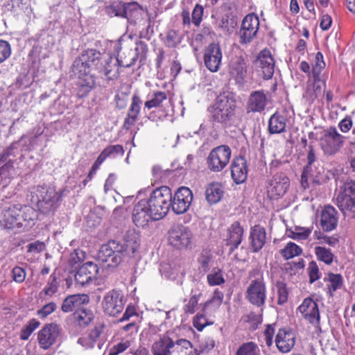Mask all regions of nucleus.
<instances>
[{
	"label": "nucleus",
	"instance_id": "obj_1",
	"mask_svg": "<svg viewBox=\"0 0 355 355\" xmlns=\"http://www.w3.org/2000/svg\"><path fill=\"white\" fill-rule=\"evenodd\" d=\"M139 245V234L134 231L128 232L122 241L112 240L103 245L98 253V259L102 263H107L108 267H116L124 257L133 255Z\"/></svg>",
	"mask_w": 355,
	"mask_h": 355
},
{
	"label": "nucleus",
	"instance_id": "obj_2",
	"mask_svg": "<svg viewBox=\"0 0 355 355\" xmlns=\"http://www.w3.org/2000/svg\"><path fill=\"white\" fill-rule=\"evenodd\" d=\"M32 203L36 204L38 209L44 214H53L62 198V193L53 187L38 186L31 191L28 196Z\"/></svg>",
	"mask_w": 355,
	"mask_h": 355
},
{
	"label": "nucleus",
	"instance_id": "obj_3",
	"mask_svg": "<svg viewBox=\"0 0 355 355\" xmlns=\"http://www.w3.org/2000/svg\"><path fill=\"white\" fill-rule=\"evenodd\" d=\"M150 213L158 220L164 217L171 205V191L168 187H161L154 190L146 200Z\"/></svg>",
	"mask_w": 355,
	"mask_h": 355
},
{
	"label": "nucleus",
	"instance_id": "obj_4",
	"mask_svg": "<svg viewBox=\"0 0 355 355\" xmlns=\"http://www.w3.org/2000/svg\"><path fill=\"white\" fill-rule=\"evenodd\" d=\"M235 108L236 101L232 96L220 94L211 107V118L216 122L226 124L232 119Z\"/></svg>",
	"mask_w": 355,
	"mask_h": 355
},
{
	"label": "nucleus",
	"instance_id": "obj_5",
	"mask_svg": "<svg viewBox=\"0 0 355 355\" xmlns=\"http://www.w3.org/2000/svg\"><path fill=\"white\" fill-rule=\"evenodd\" d=\"M345 139L336 127L331 126L324 130L320 139V146L325 155H334L342 148Z\"/></svg>",
	"mask_w": 355,
	"mask_h": 355
},
{
	"label": "nucleus",
	"instance_id": "obj_6",
	"mask_svg": "<svg viewBox=\"0 0 355 355\" xmlns=\"http://www.w3.org/2000/svg\"><path fill=\"white\" fill-rule=\"evenodd\" d=\"M144 10L139 4L135 1L126 3H116L109 9V13L116 17L127 19L129 24H136L141 18Z\"/></svg>",
	"mask_w": 355,
	"mask_h": 355
},
{
	"label": "nucleus",
	"instance_id": "obj_7",
	"mask_svg": "<svg viewBox=\"0 0 355 355\" xmlns=\"http://www.w3.org/2000/svg\"><path fill=\"white\" fill-rule=\"evenodd\" d=\"M137 60V55H134L131 60L128 62H123L118 58L113 57L109 54L103 55L101 62L98 67V71L104 74L108 80L116 78L119 75L118 65L124 67H130L135 64Z\"/></svg>",
	"mask_w": 355,
	"mask_h": 355
},
{
	"label": "nucleus",
	"instance_id": "obj_8",
	"mask_svg": "<svg viewBox=\"0 0 355 355\" xmlns=\"http://www.w3.org/2000/svg\"><path fill=\"white\" fill-rule=\"evenodd\" d=\"M125 302L122 292L112 289L104 295L101 305L106 315L114 317L123 311Z\"/></svg>",
	"mask_w": 355,
	"mask_h": 355
},
{
	"label": "nucleus",
	"instance_id": "obj_9",
	"mask_svg": "<svg viewBox=\"0 0 355 355\" xmlns=\"http://www.w3.org/2000/svg\"><path fill=\"white\" fill-rule=\"evenodd\" d=\"M232 155L228 146L221 145L212 149L209 153L207 164L208 168L213 172H220L227 165Z\"/></svg>",
	"mask_w": 355,
	"mask_h": 355
},
{
	"label": "nucleus",
	"instance_id": "obj_10",
	"mask_svg": "<svg viewBox=\"0 0 355 355\" xmlns=\"http://www.w3.org/2000/svg\"><path fill=\"white\" fill-rule=\"evenodd\" d=\"M259 28V19L254 13L247 15L243 19L238 32L239 42L249 44L257 37Z\"/></svg>",
	"mask_w": 355,
	"mask_h": 355
},
{
	"label": "nucleus",
	"instance_id": "obj_11",
	"mask_svg": "<svg viewBox=\"0 0 355 355\" xmlns=\"http://www.w3.org/2000/svg\"><path fill=\"white\" fill-rule=\"evenodd\" d=\"M19 141L12 143L2 154H0V190L6 187L10 182L11 172L14 171L13 161L9 157L15 156Z\"/></svg>",
	"mask_w": 355,
	"mask_h": 355
},
{
	"label": "nucleus",
	"instance_id": "obj_12",
	"mask_svg": "<svg viewBox=\"0 0 355 355\" xmlns=\"http://www.w3.org/2000/svg\"><path fill=\"white\" fill-rule=\"evenodd\" d=\"M168 234V243L178 249L187 248L191 243L192 234L188 227L182 225L173 226Z\"/></svg>",
	"mask_w": 355,
	"mask_h": 355
},
{
	"label": "nucleus",
	"instance_id": "obj_13",
	"mask_svg": "<svg viewBox=\"0 0 355 355\" xmlns=\"http://www.w3.org/2000/svg\"><path fill=\"white\" fill-rule=\"evenodd\" d=\"M102 58L103 55L99 51L94 49H88L74 60L73 68L80 73L83 71V68L87 71H89L90 68H94L98 70V67L101 64Z\"/></svg>",
	"mask_w": 355,
	"mask_h": 355
},
{
	"label": "nucleus",
	"instance_id": "obj_14",
	"mask_svg": "<svg viewBox=\"0 0 355 355\" xmlns=\"http://www.w3.org/2000/svg\"><path fill=\"white\" fill-rule=\"evenodd\" d=\"M245 297L253 305L258 307L263 306L266 299V287L263 280H252L247 288Z\"/></svg>",
	"mask_w": 355,
	"mask_h": 355
},
{
	"label": "nucleus",
	"instance_id": "obj_15",
	"mask_svg": "<svg viewBox=\"0 0 355 355\" xmlns=\"http://www.w3.org/2000/svg\"><path fill=\"white\" fill-rule=\"evenodd\" d=\"M290 186L288 178L282 173H276L269 180L267 186L268 196L270 199H277L282 197L288 191Z\"/></svg>",
	"mask_w": 355,
	"mask_h": 355
},
{
	"label": "nucleus",
	"instance_id": "obj_16",
	"mask_svg": "<svg viewBox=\"0 0 355 355\" xmlns=\"http://www.w3.org/2000/svg\"><path fill=\"white\" fill-rule=\"evenodd\" d=\"M193 200V193L190 189L185 187L179 188L175 192L171 205L173 211L177 214L185 213Z\"/></svg>",
	"mask_w": 355,
	"mask_h": 355
},
{
	"label": "nucleus",
	"instance_id": "obj_17",
	"mask_svg": "<svg viewBox=\"0 0 355 355\" xmlns=\"http://www.w3.org/2000/svg\"><path fill=\"white\" fill-rule=\"evenodd\" d=\"M297 310L302 318L315 328L320 327V315L318 305L313 299L305 298Z\"/></svg>",
	"mask_w": 355,
	"mask_h": 355
},
{
	"label": "nucleus",
	"instance_id": "obj_18",
	"mask_svg": "<svg viewBox=\"0 0 355 355\" xmlns=\"http://www.w3.org/2000/svg\"><path fill=\"white\" fill-rule=\"evenodd\" d=\"M257 71L265 80L270 79L274 73L275 60L268 49L261 51L254 62Z\"/></svg>",
	"mask_w": 355,
	"mask_h": 355
},
{
	"label": "nucleus",
	"instance_id": "obj_19",
	"mask_svg": "<svg viewBox=\"0 0 355 355\" xmlns=\"http://www.w3.org/2000/svg\"><path fill=\"white\" fill-rule=\"evenodd\" d=\"M222 50L218 44L211 43L204 50V62L206 67L211 72L219 70L222 62Z\"/></svg>",
	"mask_w": 355,
	"mask_h": 355
},
{
	"label": "nucleus",
	"instance_id": "obj_20",
	"mask_svg": "<svg viewBox=\"0 0 355 355\" xmlns=\"http://www.w3.org/2000/svg\"><path fill=\"white\" fill-rule=\"evenodd\" d=\"M132 220L137 227H146L150 222L156 220L150 213L146 200H141L135 205L132 211Z\"/></svg>",
	"mask_w": 355,
	"mask_h": 355
},
{
	"label": "nucleus",
	"instance_id": "obj_21",
	"mask_svg": "<svg viewBox=\"0 0 355 355\" xmlns=\"http://www.w3.org/2000/svg\"><path fill=\"white\" fill-rule=\"evenodd\" d=\"M59 333V327L57 324L51 323L45 325L37 334L40 347L44 349H49L55 344Z\"/></svg>",
	"mask_w": 355,
	"mask_h": 355
},
{
	"label": "nucleus",
	"instance_id": "obj_22",
	"mask_svg": "<svg viewBox=\"0 0 355 355\" xmlns=\"http://www.w3.org/2000/svg\"><path fill=\"white\" fill-rule=\"evenodd\" d=\"M296 336L295 333L288 328L279 329L276 337L275 345L282 353H288L295 346Z\"/></svg>",
	"mask_w": 355,
	"mask_h": 355
},
{
	"label": "nucleus",
	"instance_id": "obj_23",
	"mask_svg": "<svg viewBox=\"0 0 355 355\" xmlns=\"http://www.w3.org/2000/svg\"><path fill=\"white\" fill-rule=\"evenodd\" d=\"M20 205L6 206L1 214L0 225L4 228L10 229L19 227Z\"/></svg>",
	"mask_w": 355,
	"mask_h": 355
},
{
	"label": "nucleus",
	"instance_id": "obj_24",
	"mask_svg": "<svg viewBox=\"0 0 355 355\" xmlns=\"http://www.w3.org/2000/svg\"><path fill=\"white\" fill-rule=\"evenodd\" d=\"M170 355H199V353L189 340L176 338L171 334Z\"/></svg>",
	"mask_w": 355,
	"mask_h": 355
},
{
	"label": "nucleus",
	"instance_id": "obj_25",
	"mask_svg": "<svg viewBox=\"0 0 355 355\" xmlns=\"http://www.w3.org/2000/svg\"><path fill=\"white\" fill-rule=\"evenodd\" d=\"M229 73L236 83H243L248 73L245 59L241 56L232 58L229 65Z\"/></svg>",
	"mask_w": 355,
	"mask_h": 355
},
{
	"label": "nucleus",
	"instance_id": "obj_26",
	"mask_svg": "<svg viewBox=\"0 0 355 355\" xmlns=\"http://www.w3.org/2000/svg\"><path fill=\"white\" fill-rule=\"evenodd\" d=\"M98 272L96 264L92 261L86 262L79 267L75 275V280L78 284L85 286L96 277Z\"/></svg>",
	"mask_w": 355,
	"mask_h": 355
},
{
	"label": "nucleus",
	"instance_id": "obj_27",
	"mask_svg": "<svg viewBox=\"0 0 355 355\" xmlns=\"http://www.w3.org/2000/svg\"><path fill=\"white\" fill-rule=\"evenodd\" d=\"M268 104V97L263 90L252 92L247 102L248 112H261Z\"/></svg>",
	"mask_w": 355,
	"mask_h": 355
},
{
	"label": "nucleus",
	"instance_id": "obj_28",
	"mask_svg": "<svg viewBox=\"0 0 355 355\" xmlns=\"http://www.w3.org/2000/svg\"><path fill=\"white\" fill-rule=\"evenodd\" d=\"M247 161L243 157L234 159L231 164V175L234 182L239 184L243 183L248 177Z\"/></svg>",
	"mask_w": 355,
	"mask_h": 355
},
{
	"label": "nucleus",
	"instance_id": "obj_29",
	"mask_svg": "<svg viewBox=\"0 0 355 355\" xmlns=\"http://www.w3.org/2000/svg\"><path fill=\"white\" fill-rule=\"evenodd\" d=\"M204 11L203 6L199 3L196 4L192 10L191 18L189 10L188 9L183 10L181 13L183 26L190 28L191 24H193L196 27H199L202 21Z\"/></svg>",
	"mask_w": 355,
	"mask_h": 355
},
{
	"label": "nucleus",
	"instance_id": "obj_30",
	"mask_svg": "<svg viewBox=\"0 0 355 355\" xmlns=\"http://www.w3.org/2000/svg\"><path fill=\"white\" fill-rule=\"evenodd\" d=\"M338 225L337 211L330 205L325 206L320 215V225L325 232H331Z\"/></svg>",
	"mask_w": 355,
	"mask_h": 355
},
{
	"label": "nucleus",
	"instance_id": "obj_31",
	"mask_svg": "<svg viewBox=\"0 0 355 355\" xmlns=\"http://www.w3.org/2000/svg\"><path fill=\"white\" fill-rule=\"evenodd\" d=\"M89 302V297L87 295L76 294L67 297L62 302L61 310L64 313L76 311L81 309V306Z\"/></svg>",
	"mask_w": 355,
	"mask_h": 355
},
{
	"label": "nucleus",
	"instance_id": "obj_32",
	"mask_svg": "<svg viewBox=\"0 0 355 355\" xmlns=\"http://www.w3.org/2000/svg\"><path fill=\"white\" fill-rule=\"evenodd\" d=\"M73 72L78 75V85L79 87L78 96L80 97L85 96L95 86V80L93 76L89 74L87 70L83 68V71L79 73L75 71L73 68Z\"/></svg>",
	"mask_w": 355,
	"mask_h": 355
},
{
	"label": "nucleus",
	"instance_id": "obj_33",
	"mask_svg": "<svg viewBox=\"0 0 355 355\" xmlns=\"http://www.w3.org/2000/svg\"><path fill=\"white\" fill-rule=\"evenodd\" d=\"M335 201L345 216L355 217V197L336 193Z\"/></svg>",
	"mask_w": 355,
	"mask_h": 355
},
{
	"label": "nucleus",
	"instance_id": "obj_34",
	"mask_svg": "<svg viewBox=\"0 0 355 355\" xmlns=\"http://www.w3.org/2000/svg\"><path fill=\"white\" fill-rule=\"evenodd\" d=\"M103 332L101 327H95L87 335L78 338V343L85 349H92L96 345L101 348V335Z\"/></svg>",
	"mask_w": 355,
	"mask_h": 355
},
{
	"label": "nucleus",
	"instance_id": "obj_35",
	"mask_svg": "<svg viewBox=\"0 0 355 355\" xmlns=\"http://www.w3.org/2000/svg\"><path fill=\"white\" fill-rule=\"evenodd\" d=\"M313 76V82L308 83L306 89L304 94V97L311 102L321 95L326 85L325 81L321 78L320 76Z\"/></svg>",
	"mask_w": 355,
	"mask_h": 355
},
{
	"label": "nucleus",
	"instance_id": "obj_36",
	"mask_svg": "<svg viewBox=\"0 0 355 355\" xmlns=\"http://www.w3.org/2000/svg\"><path fill=\"white\" fill-rule=\"evenodd\" d=\"M243 229L239 222H234L228 230L226 239L227 245H230V252H233L238 248L242 241Z\"/></svg>",
	"mask_w": 355,
	"mask_h": 355
},
{
	"label": "nucleus",
	"instance_id": "obj_37",
	"mask_svg": "<svg viewBox=\"0 0 355 355\" xmlns=\"http://www.w3.org/2000/svg\"><path fill=\"white\" fill-rule=\"evenodd\" d=\"M171 333L167 332L152 345L153 355H170Z\"/></svg>",
	"mask_w": 355,
	"mask_h": 355
},
{
	"label": "nucleus",
	"instance_id": "obj_38",
	"mask_svg": "<svg viewBox=\"0 0 355 355\" xmlns=\"http://www.w3.org/2000/svg\"><path fill=\"white\" fill-rule=\"evenodd\" d=\"M250 239L254 252L260 250L266 242L265 229L259 225H255L251 229Z\"/></svg>",
	"mask_w": 355,
	"mask_h": 355
},
{
	"label": "nucleus",
	"instance_id": "obj_39",
	"mask_svg": "<svg viewBox=\"0 0 355 355\" xmlns=\"http://www.w3.org/2000/svg\"><path fill=\"white\" fill-rule=\"evenodd\" d=\"M74 323L82 328L87 327L94 320L92 311L87 309L76 310L73 314Z\"/></svg>",
	"mask_w": 355,
	"mask_h": 355
},
{
	"label": "nucleus",
	"instance_id": "obj_40",
	"mask_svg": "<svg viewBox=\"0 0 355 355\" xmlns=\"http://www.w3.org/2000/svg\"><path fill=\"white\" fill-rule=\"evenodd\" d=\"M223 298V293L218 289H216L213 293L211 298L204 304L202 311L210 314L216 312L221 306Z\"/></svg>",
	"mask_w": 355,
	"mask_h": 355
},
{
	"label": "nucleus",
	"instance_id": "obj_41",
	"mask_svg": "<svg viewBox=\"0 0 355 355\" xmlns=\"http://www.w3.org/2000/svg\"><path fill=\"white\" fill-rule=\"evenodd\" d=\"M286 119L278 113H275L269 119L268 130L270 134H279L285 132Z\"/></svg>",
	"mask_w": 355,
	"mask_h": 355
},
{
	"label": "nucleus",
	"instance_id": "obj_42",
	"mask_svg": "<svg viewBox=\"0 0 355 355\" xmlns=\"http://www.w3.org/2000/svg\"><path fill=\"white\" fill-rule=\"evenodd\" d=\"M223 196V187L220 184L213 182L209 184L205 191L206 200L209 204L218 202Z\"/></svg>",
	"mask_w": 355,
	"mask_h": 355
},
{
	"label": "nucleus",
	"instance_id": "obj_43",
	"mask_svg": "<svg viewBox=\"0 0 355 355\" xmlns=\"http://www.w3.org/2000/svg\"><path fill=\"white\" fill-rule=\"evenodd\" d=\"M37 218V213L35 209L30 206L20 205L19 227L31 226Z\"/></svg>",
	"mask_w": 355,
	"mask_h": 355
},
{
	"label": "nucleus",
	"instance_id": "obj_44",
	"mask_svg": "<svg viewBox=\"0 0 355 355\" xmlns=\"http://www.w3.org/2000/svg\"><path fill=\"white\" fill-rule=\"evenodd\" d=\"M124 154V149L121 145H110L106 147L98 155L96 159V166L102 164V163L107 157H116L118 155L123 156Z\"/></svg>",
	"mask_w": 355,
	"mask_h": 355
},
{
	"label": "nucleus",
	"instance_id": "obj_45",
	"mask_svg": "<svg viewBox=\"0 0 355 355\" xmlns=\"http://www.w3.org/2000/svg\"><path fill=\"white\" fill-rule=\"evenodd\" d=\"M317 157L315 154V149L313 145H309V151L307 154V164L304 168L303 172L301 175L302 184L304 185L305 183L306 184L308 182V179L309 177L313 176L311 174V166L316 161Z\"/></svg>",
	"mask_w": 355,
	"mask_h": 355
},
{
	"label": "nucleus",
	"instance_id": "obj_46",
	"mask_svg": "<svg viewBox=\"0 0 355 355\" xmlns=\"http://www.w3.org/2000/svg\"><path fill=\"white\" fill-rule=\"evenodd\" d=\"M314 253L317 259L329 266L335 259V256L330 248L324 246L316 245L314 248Z\"/></svg>",
	"mask_w": 355,
	"mask_h": 355
},
{
	"label": "nucleus",
	"instance_id": "obj_47",
	"mask_svg": "<svg viewBox=\"0 0 355 355\" xmlns=\"http://www.w3.org/2000/svg\"><path fill=\"white\" fill-rule=\"evenodd\" d=\"M59 287V282L54 274H51L48 279L46 285L40 292V295L41 297L44 298L45 297H52L55 295Z\"/></svg>",
	"mask_w": 355,
	"mask_h": 355
},
{
	"label": "nucleus",
	"instance_id": "obj_48",
	"mask_svg": "<svg viewBox=\"0 0 355 355\" xmlns=\"http://www.w3.org/2000/svg\"><path fill=\"white\" fill-rule=\"evenodd\" d=\"M159 271L163 277L168 279L175 280L178 278L180 268L172 266L168 263H163L160 265Z\"/></svg>",
	"mask_w": 355,
	"mask_h": 355
},
{
	"label": "nucleus",
	"instance_id": "obj_49",
	"mask_svg": "<svg viewBox=\"0 0 355 355\" xmlns=\"http://www.w3.org/2000/svg\"><path fill=\"white\" fill-rule=\"evenodd\" d=\"M166 98L167 96L165 92H156L153 93L151 96H149L148 100L145 102V108L150 110L153 107H159L162 102L166 100Z\"/></svg>",
	"mask_w": 355,
	"mask_h": 355
},
{
	"label": "nucleus",
	"instance_id": "obj_50",
	"mask_svg": "<svg viewBox=\"0 0 355 355\" xmlns=\"http://www.w3.org/2000/svg\"><path fill=\"white\" fill-rule=\"evenodd\" d=\"M207 283L210 286H220L225 282L223 271L214 268L207 276Z\"/></svg>",
	"mask_w": 355,
	"mask_h": 355
},
{
	"label": "nucleus",
	"instance_id": "obj_51",
	"mask_svg": "<svg viewBox=\"0 0 355 355\" xmlns=\"http://www.w3.org/2000/svg\"><path fill=\"white\" fill-rule=\"evenodd\" d=\"M259 352L258 345L253 342L242 344L236 351V355H257Z\"/></svg>",
	"mask_w": 355,
	"mask_h": 355
},
{
	"label": "nucleus",
	"instance_id": "obj_52",
	"mask_svg": "<svg viewBox=\"0 0 355 355\" xmlns=\"http://www.w3.org/2000/svg\"><path fill=\"white\" fill-rule=\"evenodd\" d=\"M282 255L286 259H292L302 253V249L297 244L289 242L281 251Z\"/></svg>",
	"mask_w": 355,
	"mask_h": 355
},
{
	"label": "nucleus",
	"instance_id": "obj_53",
	"mask_svg": "<svg viewBox=\"0 0 355 355\" xmlns=\"http://www.w3.org/2000/svg\"><path fill=\"white\" fill-rule=\"evenodd\" d=\"M311 232V227L296 226L291 231L290 236L295 240H305L310 236Z\"/></svg>",
	"mask_w": 355,
	"mask_h": 355
},
{
	"label": "nucleus",
	"instance_id": "obj_54",
	"mask_svg": "<svg viewBox=\"0 0 355 355\" xmlns=\"http://www.w3.org/2000/svg\"><path fill=\"white\" fill-rule=\"evenodd\" d=\"M345 196L355 197V180L347 179L337 190V193Z\"/></svg>",
	"mask_w": 355,
	"mask_h": 355
},
{
	"label": "nucleus",
	"instance_id": "obj_55",
	"mask_svg": "<svg viewBox=\"0 0 355 355\" xmlns=\"http://www.w3.org/2000/svg\"><path fill=\"white\" fill-rule=\"evenodd\" d=\"M276 288L277 293V304L282 305L285 304L288 300V292L286 288V285L284 282L279 281L276 283Z\"/></svg>",
	"mask_w": 355,
	"mask_h": 355
},
{
	"label": "nucleus",
	"instance_id": "obj_56",
	"mask_svg": "<svg viewBox=\"0 0 355 355\" xmlns=\"http://www.w3.org/2000/svg\"><path fill=\"white\" fill-rule=\"evenodd\" d=\"M181 42V37L179 33L174 30H170L167 32L164 39V44L169 48L175 47Z\"/></svg>",
	"mask_w": 355,
	"mask_h": 355
},
{
	"label": "nucleus",
	"instance_id": "obj_57",
	"mask_svg": "<svg viewBox=\"0 0 355 355\" xmlns=\"http://www.w3.org/2000/svg\"><path fill=\"white\" fill-rule=\"evenodd\" d=\"M85 257V252L84 251L78 249L74 250L70 254L69 263L73 268H76L84 261Z\"/></svg>",
	"mask_w": 355,
	"mask_h": 355
},
{
	"label": "nucleus",
	"instance_id": "obj_58",
	"mask_svg": "<svg viewBox=\"0 0 355 355\" xmlns=\"http://www.w3.org/2000/svg\"><path fill=\"white\" fill-rule=\"evenodd\" d=\"M141 104L142 101L137 94H135L132 96L131 105L129 107L128 114L138 118Z\"/></svg>",
	"mask_w": 355,
	"mask_h": 355
},
{
	"label": "nucleus",
	"instance_id": "obj_59",
	"mask_svg": "<svg viewBox=\"0 0 355 355\" xmlns=\"http://www.w3.org/2000/svg\"><path fill=\"white\" fill-rule=\"evenodd\" d=\"M206 316L203 313H198L193 320V325L198 331H202V329L207 325L211 324Z\"/></svg>",
	"mask_w": 355,
	"mask_h": 355
},
{
	"label": "nucleus",
	"instance_id": "obj_60",
	"mask_svg": "<svg viewBox=\"0 0 355 355\" xmlns=\"http://www.w3.org/2000/svg\"><path fill=\"white\" fill-rule=\"evenodd\" d=\"M211 260V255L208 251L202 252L198 259V262L200 264V269L203 272H207L209 269V263Z\"/></svg>",
	"mask_w": 355,
	"mask_h": 355
},
{
	"label": "nucleus",
	"instance_id": "obj_61",
	"mask_svg": "<svg viewBox=\"0 0 355 355\" xmlns=\"http://www.w3.org/2000/svg\"><path fill=\"white\" fill-rule=\"evenodd\" d=\"M130 346L129 340H123L109 349L108 355H118L125 351Z\"/></svg>",
	"mask_w": 355,
	"mask_h": 355
},
{
	"label": "nucleus",
	"instance_id": "obj_62",
	"mask_svg": "<svg viewBox=\"0 0 355 355\" xmlns=\"http://www.w3.org/2000/svg\"><path fill=\"white\" fill-rule=\"evenodd\" d=\"M57 309V305L55 302H51L44 305L40 309L37 310V314L40 318H45L51 313L54 312Z\"/></svg>",
	"mask_w": 355,
	"mask_h": 355
},
{
	"label": "nucleus",
	"instance_id": "obj_63",
	"mask_svg": "<svg viewBox=\"0 0 355 355\" xmlns=\"http://www.w3.org/2000/svg\"><path fill=\"white\" fill-rule=\"evenodd\" d=\"M199 295H192L187 303L184 306V311L186 313L193 314L197 309V306L199 301Z\"/></svg>",
	"mask_w": 355,
	"mask_h": 355
},
{
	"label": "nucleus",
	"instance_id": "obj_64",
	"mask_svg": "<svg viewBox=\"0 0 355 355\" xmlns=\"http://www.w3.org/2000/svg\"><path fill=\"white\" fill-rule=\"evenodd\" d=\"M11 55V47L10 44L0 40V64L7 60Z\"/></svg>",
	"mask_w": 355,
	"mask_h": 355
}]
</instances>
